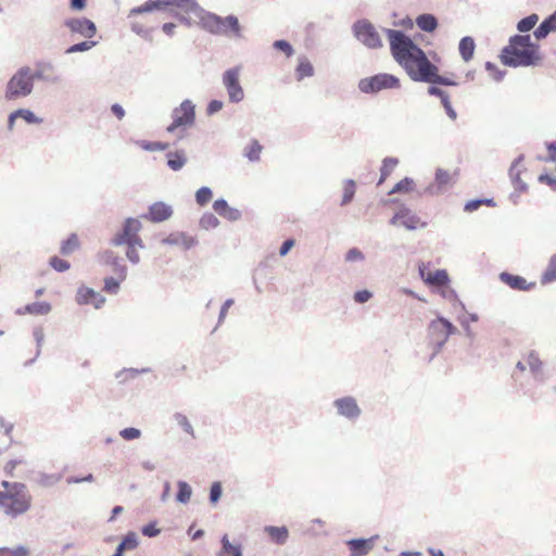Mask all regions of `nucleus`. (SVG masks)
<instances>
[{"label":"nucleus","mask_w":556,"mask_h":556,"mask_svg":"<svg viewBox=\"0 0 556 556\" xmlns=\"http://www.w3.org/2000/svg\"><path fill=\"white\" fill-rule=\"evenodd\" d=\"M314 75V66L306 58H301L299 60V64L295 68V76L299 81L303 80L306 77H312Z\"/></svg>","instance_id":"2f4dec72"},{"label":"nucleus","mask_w":556,"mask_h":556,"mask_svg":"<svg viewBox=\"0 0 556 556\" xmlns=\"http://www.w3.org/2000/svg\"><path fill=\"white\" fill-rule=\"evenodd\" d=\"M224 28L227 30L229 29L235 36L240 37L241 34V27L239 24V20L237 16L230 14L226 17H224Z\"/></svg>","instance_id":"49530a36"},{"label":"nucleus","mask_w":556,"mask_h":556,"mask_svg":"<svg viewBox=\"0 0 556 556\" xmlns=\"http://www.w3.org/2000/svg\"><path fill=\"white\" fill-rule=\"evenodd\" d=\"M392 224H400L410 230L417 229L419 226L425 225L417 216L412 215L408 210H401L399 213H396L392 218Z\"/></svg>","instance_id":"aec40b11"},{"label":"nucleus","mask_w":556,"mask_h":556,"mask_svg":"<svg viewBox=\"0 0 556 556\" xmlns=\"http://www.w3.org/2000/svg\"><path fill=\"white\" fill-rule=\"evenodd\" d=\"M222 494H223V486H222V483L219 481H215L211 484V488H210V495H208V498H210V503L212 505H215L217 504V502L220 500L222 497Z\"/></svg>","instance_id":"5fc2aeb1"},{"label":"nucleus","mask_w":556,"mask_h":556,"mask_svg":"<svg viewBox=\"0 0 556 556\" xmlns=\"http://www.w3.org/2000/svg\"><path fill=\"white\" fill-rule=\"evenodd\" d=\"M399 164V160L396 157H386L382 161V166L380 168V179L378 185H381L386 181V179L393 173L395 167Z\"/></svg>","instance_id":"72a5a7b5"},{"label":"nucleus","mask_w":556,"mask_h":556,"mask_svg":"<svg viewBox=\"0 0 556 556\" xmlns=\"http://www.w3.org/2000/svg\"><path fill=\"white\" fill-rule=\"evenodd\" d=\"M192 495V488L184 480L177 481V493L176 501L180 504H187L190 502Z\"/></svg>","instance_id":"473e14b6"},{"label":"nucleus","mask_w":556,"mask_h":556,"mask_svg":"<svg viewBox=\"0 0 556 556\" xmlns=\"http://www.w3.org/2000/svg\"><path fill=\"white\" fill-rule=\"evenodd\" d=\"M500 279L509 288L518 291H528L535 287V282H527L523 277L509 273H502Z\"/></svg>","instance_id":"a211bd4d"},{"label":"nucleus","mask_w":556,"mask_h":556,"mask_svg":"<svg viewBox=\"0 0 556 556\" xmlns=\"http://www.w3.org/2000/svg\"><path fill=\"white\" fill-rule=\"evenodd\" d=\"M456 328L446 319L438 318L432 320L428 328V337L434 353H437Z\"/></svg>","instance_id":"423d86ee"},{"label":"nucleus","mask_w":556,"mask_h":556,"mask_svg":"<svg viewBox=\"0 0 556 556\" xmlns=\"http://www.w3.org/2000/svg\"><path fill=\"white\" fill-rule=\"evenodd\" d=\"M121 543L123 544V547L126 548V551H134L138 547L139 545V539H138V535L135 531H129L127 532Z\"/></svg>","instance_id":"de8ad7c7"},{"label":"nucleus","mask_w":556,"mask_h":556,"mask_svg":"<svg viewBox=\"0 0 556 556\" xmlns=\"http://www.w3.org/2000/svg\"><path fill=\"white\" fill-rule=\"evenodd\" d=\"M224 106V103L220 100H211L206 108L207 115H214L219 112Z\"/></svg>","instance_id":"69168bd1"},{"label":"nucleus","mask_w":556,"mask_h":556,"mask_svg":"<svg viewBox=\"0 0 556 556\" xmlns=\"http://www.w3.org/2000/svg\"><path fill=\"white\" fill-rule=\"evenodd\" d=\"M414 189V181L410 178H404L400 180L395 186L391 189L389 194L393 193H407L410 192Z\"/></svg>","instance_id":"09e8293b"},{"label":"nucleus","mask_w":556,"mask_h":556,"mask_svg":"<svg viewBox=\"0 0 556 556\" xmlns=\"http://www.w3.org/2000/svg\"><path fill=\"white\" fill-rule=\"evenodd\" d=\"M198 244V239L193 236L188 235L187 232H184V239L181 241V245L185 250H190L191 248L195 247Z\"/></svg>","instance_id":"338daca9"},{"label":"nucleus","mask_w":556,"mask_h":556,"mask_svg":"<svg viewBox=\"0 0 556 556\" xmlns=\"http://www.w3.org/2000/svg\"><path fill=\"white\" fill-rule=\"evenodd\" d=\"M241 217H242L241 211L236 207H231V206H229L227 208V211L225 212V214L223 215V218H225L229 222H237V220L241 219Z\"/></svg>","instance_id":"680f3d73"},{"label":"nucleus","mask_w":556,"mask_h":556,"mask_svg":"<svg viewBox=\"0 0 556 556\" xmlns=\"http://www.w3.org/2000/svg\"><path fill=\"white\" fill-rule=\"evenodd\" d=\"M51 312V305L48 302H33L17 309V314H30L37 316L48 315Z\"/></svg>","instance_id":"393cba45"},{"label":"nucleus","mask_w":556,"mask_h":556,"mask_svg":"<svg viewBox=\"0 0 556 556\" xmlns=\"http://www.w3.org/2000/svg\"><path fill=\"white\" fill-rule=\"evenodd\" d=\"M172 117H176V124L191 127L195 122V105L191 100L186 99L173 110Z\"/></svg>","instance_id":"f8f14e48"},{"label":"nucleus","mask_w":556,"mask_h":556,"mask_svg":"<svg viewBox=\"0 0 556 556\" xmlns=\"http://www.w3.org/2000/svg\"><path fill=\"white\" fill-rule=\"evenodd\" d=\"M233 303H235L233 299H227L223 303L220 311H219V315H218L217 326H220L224 323L227 312L233 305Z\"/></svg>","instance_id":"052dcab7"},{"label":"nucleus","mask_w":556,"mask_h":556,"mask_svg":"<svg viewBox=\"0 0 556 556\" xmlns=\"http://www.w3.org/2000/svg\"><path fill=\"white\" fill-rule=\"evenodd\" d=\"M141 533L147 538H155L161 533V529L157 528V522L150 521L141 528Z\"/></svg>","instance_id":"6e6d98bb"},{"label":"nucleus","mask_w":556,"mask_h":556,"mask_svg":"<svg viewBox=\"0 0 556 556\" xmlns=\"http://www.w3.org/2000/svg\"><path fill=\"white\" fill-rule=\"evenodd\" d=\"M173 208L169 204L157 201L149 206L148 213L142 215V218L152 223H162L170 218Z\"/></svg>","instance_id":"4468645a"},{"label":"nucleus","mask_w":556,"mask_h":556,"mask_svg":"<svg viewBox=\"0 0 556 556\" xmlns=\"http://www.w3.org/2000/svg\"><path fill=\"white\" fill-rule=\"evenodd\" d=\"M76 301L80 305L91 304L100 308L105 303V298L93 289L83 286L77 290Z\"/></svg>","instance_id":"2eb2a0df"},{"label":"nucleus","mask_w":556,"mask_h":556,"mask_svg":"<svg viewBox=\"0 0 556 556\" xmlns=\"http://www.w3.org/2000/svg\"><path fill=\"white\" fill-rule=\"evenodd\" d=\"M375 545V538L350 540V553L352 556L367 555Z\"/></svg>","instance_id":"5701e85b"},{"label":"nucleus","mask_w":556,"mask_h":556,"mask_svg":"<svg viewBox=\"0 0 556 556\" xmlns=\"http://www.w3.org/2000/svg\"><path fill=\"white\" fill-rule=\"evenodd\" d=\"M30 507V495L26 485H13V491H0V508L11 517L26 513Z\"/></svg>","instance_id":"7ed1b4c3"},{"label":"nucleus","mask_w":556,"mask_h":556,"mask_svg":"<svg viewBox=\"0 0 556 556\" xmlns=\"http://www.w3.org/2000/svg\"><path fill=\"white\" fill-rule=\"evenodd\" d=\"M34 84L31 68L26 65L22 66L7 83L4 97L7 100L26 98L33 92Z\"/></svg>","instance_id":"20e7f679"},{"label":"nucleus","mask_w":556,"mask_h":556,"mask_svg":"<svg viewBox=\"0 0 556 556\" xmlns=\"http://www.w3.org/2000/svg\"><path fill=\"white\" fill-rule=\"evenodd\" d=\"M538 22H539V15L533 13V14L520 20L517 24V29L520 33H527V31L531 30L536 25Z\"/></svg>","instance_id":"c03bdc74"},{"label":"nucleus","mask_w":556,"mask_h":556,"mask_svg":"<svg viewBox=\"0 0 556 556\" xmlns=\"http://www.w3.org/2000/svg\"><path fill=\"white\" fill-rule=\"evenodd\" d=\"M150 370V368H124L116 372L115 378L119 381V383H124L130 379H135L138 375L149 372Z\"/></svg>","instance_id":"c9c22d12"},{"label":"nucleus","mask_w":556,"mask_h":556,"mask_svg":"<svg viewBox=\"0 0 556 556\" xmlns=\"http://www.w3.org/2000/svg\"><path fill=\"white\" fill-rule=\"evenodd\" d=\"M359 89L363 92H378L382 89H393L400 87V80L390 74H378L359 81Z\"/></svg>","instance_id":"6e6552de"},{"label":"nucleus","mask_w":556,"mask_h":556,"mask_svg":"<svg viewBox=\"0 0 556 556\" xmlns=\"http://www.w3.org/2000/svg\"><path fill=\"white\" fill-rule=\"evenodd\" d=\"M213 197V191L210 187H201L195 192V202L200 206L206 205Z\"/></svg>","instance_id":"a18cd8bd"},{"label":"nucleus","mask_w":556,"mask_h":556,"mask_svg":"<svg viewBox=\"0 0 556 556\" xmlns=\"http://www.w3.org/2000/svg\"><path fill=\"white\" fill-rule=\"evenodd\" d=\"M459 53L465 62H469L473 58L476 43L471 37H464L459 41Z\"/></svg>","instance_id":"c85d7f7f"},{"label":"nucleus","mask_w":556,"mask_h":556,"mask_svg":"<svg viewBox=\"0 0 556 556\" xmlns=\"http://www.w3.org/2000/svg\"><path fill=\"white\" fill-rule=\"evenodd\" d=\"M273 48L277 51L285 53L287 58H290L294 54V49L292 45L285 39L275 40L273 42Z\"/></svg>","instance_id":"8fccbe9b"},{"label":"nucleus","mask_w":556,"mask_h":556,"mask_svg":"<svg viewBox=\"0 0 556 556\" xmlns=\"http://www.w3.org/2000/svg\"><path fill=\"white\" fill-rule=\"evenodd\" d=\"M142 225L139 219L128 217L125 219L122 230L117 232L111 240V244L115 247L124 245L129 239L138 233Z\"/></svg>","instance_id":"9b49d317"},{"label":"nucleus","mask_w":556,"mask_h":556,"mask_svg":"<svg viewBox=\"0 0 556 556\" xmlns=\"http://www.w3.org/2000/svg\"><path fill=\"white\" fill-rule=\"evenodd\" d=\"M136 144L140 147L144 151L153 152V151H165L169 148L168 142L163 141H148V140H137Z\"/></svg>","instance_id":"4c0bfd02"},{"label":"nucleus","mask_w":556,"mask_h":556,"mask_svg":"<svg viewBox=\"0 0 556 556\" xmlns=\"http://www.w3.org/2000/svg\"><path fill=\"white\" fill-rule=\"evenodd\" d=\"M55 66L51 61H37L35 63V71H31L33 80H41L49 84H59L61 77L53 75Z\"/></svg>","instance_id":"ddd939ff"},{"label":"nucleus","mask_w":556,"mask_h":556,"mask_svg":"<svg viewBox=\"0 0 556 556\" xmlns=\"http://www.w3.org/2000/svg\"><path fill=\"white\" fill-rule=\"evenodd\" d=\"M79 248V240L76 233H71L66 240L61 243L60 252L62 255H71Z\"/></svg>","instance_id":"f704fd0d"},{"label":"nucleus","mask_w":556,"mask_h":556,"mask_svg":"<svg viewBox=\"0 0 556 556\" xmlns=\"http://www.w3.org/2000/svg\"><path fill=\"white\" fill-rule=\"evenodd\" d=\"M240 67L235 66L223 73L222 81L230 103H240L244 99V90L240 84Z\"/></svg>","instance_id":"0eeeda50"},{"label":"nucleus","mask_w":556,"mask_h":556,"mask_svg":"<svg viewBox=\"0 0 556 556\" xmlns=\"http://www.w3.org/2000/svg\"><path fill=\"white\" fill-rule=\"evenodd\" d=\"M542 366H543V363H542V361L540 359L539 355L535 352H530L525 357L523 361L518 362L517 365H516L517 369H519L521 372H523L527 369V367H529L530 370L534 375H538V374L541 372Z\"/></svg>","instance_id":"b1692460"},{"label":"nucleus","mask_w":556,"mask_h":556,"mask_svg":"<svg viewBox=\"0 0 556 556\" xmlns=\"http://www.w3.org/2000/svg\"><path fill=\"white\" fill-rule=\"evenodd\" d=\"M97 45V41L94 40H85L81 42L74 43L66 48L65 54H72V53H78V52H85L89 51Z\"/></svg>","instance_id":"37998d69"},{"label":"nucleus","mask_w":556,"mask_h":556,"mask_svg":"<svg viewBox=\"0 0 556 556\" xmlns=\"http://www.w3.org/2000/svg\"><path fill=\"white\" fill-rule=\"evenodd\" d=\"M417 26L424 31H433L438 22L437 18L431 14H421L416 18Z\"/></svg>","instance_id":"e433bc0d"},{"label":"nucleus","mask_w":556,"mask_h":556,"mask_svg":"<svg viewBox=\"0 0 556 556\" xmlns=\"http://www.w3.org/2000/svg\"><path fill=\"white\" fill-rule=\"evenodd\" d=\"M556 280V254H554L547 265V268L542 275L541 283L546 285Z\"/></svg>","instance_id":"ea45409f"},{"label":"nucleus","mask_w":556,"mask_h":556,"mask_svg":"<svg viewBox=\"0 0 556 556\" xmlns=\"http://www.w3.org/2000/svg\"><path fill=\"white\" fill-rule=\"evenodd\" d=\"M14 112L17 118H23L27 124L35 125L42 122L41 118L28 109H17Z\"/></svg>","instance_id":"79ce46f5"},{"label":"nucleus","mask_w":556,"mask_h":556,"mask_svg":"<svg viewBox=\"0 0 556 556\" xmlns=\"http://www.w3.org/2000/svg\"><path fill=\"white\" fill-rule=\"evenodd\" d=\"M334 406L337 407L339 415L348 417V396L336 400Z\"/></svg>","instance_id":"0e129e2a"},{"label":"nucleus","mask_w":556,"mask_h":556,"mask_svg":"<svg viewBox=\"0 0 556 556\" xmlns=\"http://www.w3.org/2000/svg\"><path fill=\"white\" fill-rule=\"evenodd\" d=\"M167 7H177L186 13H198L201 10L197 0H148L143 4L132 8L128 13V18L144 13L162 11Z\"/></svg>","instance_id":"39448f33"},{"label":"nucleus","mask_w":556,"mask_h":556,"mask_svg":"<svg viewBox=\"0 0 556 556\" xmlns=\"http://www.w3.org/2000/svg\"><path fill=\"white\" fill-rule=\"evenodd\" d=\"M229 207L228 202L225 199H217L213 203V210L220 216L225 214L227 208Z\"/></svg>","instance_id":"e2e57ef3"},{"label":"nucleus","mask_w":556,"mask_h":556,"mask_svg":"<svg viewBox=\"0 0 556 556\" xmlns=\"http://www.w3.org/2000/svg\"><path fill=\"white\" fill-rule=\"evenodd\" d=\"M184 239V231H176L169 233L166 238L162 240L163 244L168 245H181V241Z\"/></svg>","instance_id":"13d9d810"},{"label":"nucleus","mask_w":556,"mask_h":556,"mask_svg":"<svg viewBox=\"0 0 556 556\" xmlns=\"http://www.w3.org/2000/svg\"><path fill=\"white\" fill-rule=\"evenodd\" d=\"M453 176L451 173L444 169H437L434 182L428 187L430 193H438L446 189L447 186L452 185Z\"/></svg>","instance_id":"4be33fe9"},{"label":"nucleus","mask_w":556,"mask_h":556,"mask_svg":"<svg viewBox=\"0 0 556 556\" xmlns=\"http://www.w3.org/2000/svg\"><path fill=\"white\" fill-rule=\"evenodd\" d=\"M419 273L425 282L430 286L444 287L448 282V275L444 269L426 273V270L420 267Z\"/></svg>","instance_id":"6ab92c4d"},{"label":"nucleus","mask_w":556,"mask_h":556,"mask_svg":"<svg viewBox=\"0 0 556 556\" xmlns=\"http://www.w3.org/2000/svg\"><path fill=\"white\" fill-rule=\"evenodd\" d=\"M387 36L393 58L405 68L413 80L445 86L455 85L454 81L439 75V68L428 60L425 52L403 31L387 29Z\"/></svg>","instance_id":"f257e3e1"},{"label":"nucleus","mask_w":556,"mask_h":556,"mask_svg":"<svg viewBox=\"0 0 556 556\" xmlns=\"http://www.w3.org/2000/svg\"><path fill=\"white\" fill-rule=\"evenodd\" d=\"M64 26L72 33L79 34L85 38H92L97 33L96 24L87 17H72L64 21Z\"/></svg>","instance_id":"9d476101"},{"label":"nucleus","mask_w":556,"mask_h":556,"mask_svg":"<svg viewBox=\"0 0 556 556\" xmlns=\"http://www.w3.org/2000/svg\"><path fill=\"white\" fill-rule=\"evenodd\" d=\"M119 435L126 441H132L141 437V430L134 427L124 428L119 431Z\"/></svg>","instance_id":"4d7b16f0"},{"label":"nucleus","mask_w":556,"mask_h":556,"mask_svg":"<svg viewBox=\"0 0 556 556\" xmlns=\"http://www.w3.org/2000/svg\"><path fill=\"white\" fill-rule=\"evenodd\" d=\"M123 280H119V278L117 276H116V278H114V277H106L104 279L103 290L106 293L116 294L119 291L121 282Z\"/></svg>","instance_id":"3c124183"},{"label":"nucleus","mask_w":556,"mask_h":556,"mask_svg":"<svg viewBox=\"0 0 556 556\" xmlns=\"http://www.w3.org/2000/svg\"><path fill=\"white\" fill-rule=\"evenodd\" d=\"M553 31H556V11L539 25L534 30V37L536 40H541Z\"/></svg>","instance_id":"a878e982"},{"label":"nucleus","mask_w":556,"mask_h":556,"mask_svg":"<svg viewBox=\"0 0 556 556\" xmlns=\"http://www.w3.org/2000/svg\"><path fill=\"white\" fill-rule=\"evenodd\" d=\"M219 219L210 212L204 213L199 220L200 228L204 230L215 229L219 226Z\"/></svg>","instance_id":"58836bf2"},{"label":"nucleus","mask_w":556,"mask_h":556,"mask_svg":"<svg viewBox=\"0 0 556 556\" xmlns=\"http://www.w3.org/2000/svg\"><path fill=\"white\" fill-rule=\"evenodd\" d=\"M49 265L58 273H64L71 267L70 262L60 258L59 256L50 257Z\"/></svg>","instance_id":"864d4df0"},{"label":"nucleus","mask_w":556,"mask_h":556,"mask_svg":"<svg viewBox=\"0 0 556 556\" xmlns=\"http://www.w3.org/2000/svg\"><path fill=\"white\" fill-rule=\"evenodd\" d=\"M29 549L24 545H18L15 548H10L9 556H28Z\"/></svg>","instance_id":"774afa93"},{"label":"nucleus","mask_w":556,"mask_h":556,"mask_svg":"<svg viewBox=\"0 0 556 556\" xmlns=\"http://www.w3.org/2000/svg\"><path fill=\"white\" fill-rule=\"evenodd\" d=\"M481 205L495 206V202L493 199L471 200L465 204L464 210L468 213H471L478 210Z\"/></svg>","instance_id":"603ef678"},{"label":"nucleus","mask_w":556,"mask_h":556,"mask_svg":"<svg viewBox=\"0 0 556 556\" xmlns=\"http://www.w3.org/2000/svg\"><path fill=\"white\" fill-rule=\"evenodd\" d=\"M165 156H166V165L173 172L181 170L188 162L186 151L182 149L175 150V151H168L165 154Z\"/></svg>","instance_id":"412c9836"},{"label":"nucleus","mask_w":556,"mask_h":556,"mask_svg":"<svg viewBox=\"0 0 556 556\" xmlns=\"http://www.w3.org/2000/svg\"><path fill=\"white\" fill-rule=\"evenodd\" d=\"M173 418L186 433L190 434L192 438H195L194 429L186 415L181 413H175Z\"/></svg>","instance_id":"a19ab883"},{"label":"nucleus","mask_w":556,"mask_h":556,"mask_svg":"<svg viewBox=\"0 0 556 556\" xmlns=\"http://www.w3.org/2000/svg\"><path fill=\"white\" fill-rule=\"evenodd\" d=\"M220 544L218 556H242L241 546L230 543L227 534L222 536Z\"/></svg>","instance_id":"c756f323"},{"label":"nucleus","mask_w":556,"mask_h":556,"mask_svg":"<svg viewBox=\"0 0 556 556\" xmlns=\"http://www.w3.org/2000/svg\"><path fill=\"white\" fill-rule=\"evenodd\" d=\"M264 531L269 538L278 545H283L289 538V530L287 527L266 526Z\"/></svg>","instance_id":"bb28decb"},{"label":"nucleus","mask_w":556,"mask_h":556,"mask_svg":"<svg viewBox=\"0 0 556 556\" xmlns=\"http://www.w3.org/2000/svg\"><path fill=\"white\" fill-rule=\"evenodd\" d=\"M131 30L138 36L147 39L150 36L151 29L146 28L142 24L138 22H132L130 25Z\"/></svg>","instance_id":"bf43d9fd"},{"label":"nucleus","mask_w":556,"mask_h":556,"mask_svg":"<svg viewBox=\"0 0 556 556\" xmlns=\"http://www.w3.org/2000/svg\"><path fill=\"white\" fill-rule=\"evenodd\" d=\"M354 35L362 43L368 48H379L382 46L381 38L375 27L368 22H358L354 25Z\"/></svg>","instance_id":"1a4fd4ad"},{"label":"nucleus","mask_w":556,"mask_h":556,"mask_svg":"<svg viewBox=\"0 0 556 556\" xmlns=\"http://www.w3.org/2000/svg\"><path fill=\"white\" fill-rule=\"evenodd\" d=\"M500 59L504 65L511 67L536 66L542 55L539 45L532 42L530 35H515L502 49Z\"/></svg>","instance_id":"f03ea898"},{"label":"nucleus","mask_w":556,"mask_h":556,"mask_svg":"<svg viewBox=\"0 0 556 556\" xmlns=\"http://www.w3.org/2000/svg\"><path fill=\"white\" fill-rule=\"evenodd\" d=\"M428 92L432 96L439 97L441 99V102L446 111V114L450 116V118L453 121L456 119L457 114L454 111V109L452 108L450 98L445 91H443L442 89H440L438 87L431 86V87H429Z\"/></svg>","instance_id":"cd10ccee"},{"label":"nucleus","mask_w":556,"mask_h":556,"mask_svg":"<svg viewBox=\"0 0 556 556\" xmlns=\"http://www.w3.org/2000/svg\"><path fill=\"white\" fill-rule=\"evenodd\" d=\"M201 23L203 28L210 31L211 34H227V30L224 28V17L215 13L207 12L202 17Z\"/></svg>","instance_id":"f3484780"},{"label":"nucleus","mask_w":556,"mask_h":556,"mask_svg":"<svg viewBox=\"0 0 556 556\" xmlns=\"http://www.w3.org/2000/svg\"><path fill=\"white\" fill-rule=\"evenodd\" d=\"M263 150V146L256 139H252L250 143L244 148L243 155L250 162H258L261 159V153Z\"/></svg>","instance_id":"7c9ffc66"},{"label":"nucleus","mask_w":556,"mask_h":556,"mask_svg":"<svg viewBox=\"0 0 556 556\" xmlns=\"http://www.w3.org/2000/svg\"><path fill=\"white\" fill-rule=\"evenodd\" d=\"M101 260L104 264L112 267V271L119 278V280L126 279L127 267L122 257L117 256L112 250H105L101 254Z\"/></svg>","instance_id":"dca6fc26"}]
</instances>
